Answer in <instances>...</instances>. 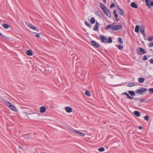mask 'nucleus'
<instances>
[{
    "instance_id": "2eb2a0df",
    "label": "nucleus",
    "mask_w": 153,
    "mask_h": 153,
    "mask_svg": "<svg viewBox=\"0 0 153 153\" xmlns=\"http://www.w3.org/2000/svg\"><path fill=\"white\" fill-rule=\"evenodd\" d=\"M100 6L102 11L105 10L107 9V7L102 3H100Z\"/></svg>"
},
{
    "instance_id": "bb28decb",
    "label": "nucleus",
    "mask_w": 153,
    "mask_h": 153,
    "mask_svg": "<svg viewBox=\"0 0 153 153\" xmlns=\"http://www.w3.org/2000/svg\"><path fill=\"white\" fill-rule=\"evenodd\" d=\"M5 104H6V105L8 106L9 107L10 106V105H11L12 104L11 103H10V102H8V101H6L5 102Z\"/></svg>"
},
{
    "instance_id": "8fccbe9b",
    "label": "nucleus",
    "mask_w": 153,
    "mask_h": 153,
    "mask_svg": "<svg viewBox=\"0 0 153 153\" xmlns=\"http://www.w3.org/2000/svg\"><path fill=\"white\" fill-rule=\"evenodd\" d=\"M140 99L139 98H135V100H140Z\"/></svg>"
},
{
    "instance_id": "ddd939ff",
    "label": "nucleus",
    "mask_w": 153,
    "mask_h": 153,
    "mask_svg": "<svg viewBox=\"0 0 153 153\" xmlns=\"http://www.w3.org/2000/svg\"><path fill=\"white\" fill-rule=\"evenodd\" d=\"M65 110L67 112L70 113L72 112V109L69 107H65Z\"/></svg>"
},
{
    "instance_id": "9d476101",
    "label": "nucleus",
    "mask_w": 153,
    "mask_h": 153,
    "mask_svg": "<svg viewBox=\"0 0 153 153\" xmlns=\"http://www.w3.org/2000/svg\"><path fill=\"white\" fill-rule=\"evenodd\" d=\"M113 144L115 148H117L120 146L121 142L120 141H117L114 142Z\"/></svg>"
},
{
    "instance_id": "f704fd0d",
    "label": "nucleus",
    "mask_w": 153,
    "mask_h": 153,
    "mask_svg": "<svg viewBox=\"0 0 153 153\" xmlns=\"http://www.w3.org/2000/svg\"><path fill=\"white\" fill-rule=\"evenodd\" d=\"M143 61H145L147 59V56L145 55L143 56Z\"/></svg>"
},
{
    "instance_id": "a19ab883",
    "label": "nucleus",
    "mask_w": 153,
    "mask_h": 153,
    "mask_svg": "<svg viewBox=\"0 0 153 153\" xmlns=\"http://www.w3.org/2000/svg\"><path fill=\"white\" fill-rule=\"evenodd\" d=\"M35 36L37 38H39L40 37V35L38 34H37L35 35Z\"/></svg>"
},
{
    "instance_id": "9b49d317",
    "label": "nucleus",
    "mask_w": 153,
    "mask_h": 153,
    "mask_svg": "<svg viewBox=\"0 0 153 153\" xmlns=\"http://www.w3.org/2000/svg\"><path fill=\"white\" fill-rule=\"evenodd\" d=\"M117 9H118V12L119 14L121 16H123L124 13L123 10L118 7H117Z\"/></svg>"
},
{
    "instance_id": "f8f14e48",
    "label": "nucleus",
    "mask_w": 153,
    "mask_h": 153,
    "mask_svg": "<svg viewBox=\"0 0 153 153\" xmlns=\"http://www.w3.org/2000/svg\"><path fill=\"white\" fill-rule=\"evenodd\" d=\"M9 108L10 109L16 112L17 111V109L12 104L9 107Z\"/></svg>"
},
{
    "instance_id": "4be33fe9",
    "label": "nucleus",
    "mask_w": 153,
    "mask_h": 153,
    "mask_svg": "<svg viewBox=\"0 0 153 153\" xmlns=\"http://www.w3.org/2000/svg\"><path fill=\"white\" fill-rule=\"evenodd\" d=\"M140 26L138 25L136 26L135 28V31L136 33H138L139 31Z\"/></svg>"
},
{
    "instance_id": "1a4fd4ad",
    "label": "nucleus",
    "mask_w": 153,
    "mask_h": 153,
    "mask_svg": "<svg viewBox=\"0 0 153 153\" xmlns=\"http://www.w3.org/2000/svg\"><path fill=\"white\" fill-rule=\"evenodd\" d=\"M91 44L96 48H99L100 47L99 44L94 41H91Z\"/></svg>"
},
{
    "instance_id": "f257e3e1",
    "label": "nucleus",
    "mask_w": 153,
    "mask_h": 153,
    "mask_svg": "<svg viewBox=\"0 0 153 153\" xmlns=\"http://www.w3.org/2000/svg\"><path fill=\"white\" fill-rule=\"evenodd\" d=\"M123 28V26L121 25H115V26H111V25H107L105 29L106 30H108L111 29V30L117 31Z\"/></svg>"
},
{
    "instance_id": "6e6d98bb",
    "label": "nucleus",
    "mask_w": 153,
    "mask_h": 153,
    "mask_svg": "<svg viewBox=\"0 0 153 153\" xmlns=\"http://www.w3.org/2000/svg\"><path fill=\"white\" fill-rule=\"evenodd\" d=\"M141 1H144V0H141Z\"/></svg>"
},
{
    "instance_id": "f03ea898",
    "label": "nucleus",
    "mask_w": 153,
    "mask_h": 153,
    "mask_svg": "<svg viewBox=\"0 0 153 153\" xmlns=\"http://www.w3.org/2000/svg\"><path fill=\"white\" fill-rule=\"evenodd\" d=\"M99 37L102 42L111 43L112 42V39L111 37H107V38L106 36L102 35H100Z\"/></svg>"
},
{
    "instance_id": "ea45409f",
    "label": "nucleus",
    "mask_w": 153,
    "mask_h": 153,
    "mask_svg": "<svg viewBox=\"0 0 153 153\" xmlns=\"http://www.w3.org/2000/svg\"><path fill=\"white\" fill-rule=\"evenodd\" d=\"M153 47V42L150 43L149 44V47Z\"/></svg>"
},
{
    "instance_id": "423d86ee",
    "label": "nucleus",
    "mask_w": 153,
    "mask_h": 153,
    "mask_svg": "<svg viewBox=\"0 0 153 153\" xmlns=\"http://www.w3.org/2000/svg\"><path fill=\"white\" fill-rule=\"evenodd\" d=\"M105 14L109 18L111 17V14L110 12L107 9L103 11Z\"/></svg>"
},
{
    "instance_id": "864d4df0",
    "label": "nucleus",
    "mask_w": 153,
    "mask_h": 153,
    "mask_svg": "<svg viewBox=\"0 0 153 153\" xmlns=\"http://www.w3.org/2000/svg\"><path fill=\"white\" fill-rule=\"evenodd\" d=\"M150 51H152V49H150Z\"/></svg>"
},
{
    "instance_id": "49530a36",
    "label": "nucleus",
    "mask_w": 153,
    "mask_h": 153,
    "mask_svg": "<svg viewBox=\"0 0 153 153\" xmlns=\"http://www.w3.org/2000/svg\"><path fill=\"white\" fill-rule=\"evenodd\" d=\"M102 1H103V2L104 3H106V0H102Z\"/></svg>"
},
{
    "instance_id": "6ab92c4d",
    "label": "nucleus",
    "mask_w": 153,
    "mask_h": 153,
    "mask_svg": "<svg viewBox=\"0 0 153 153\" xmlns=\"http://www.w3.org/2000/svg\"><path fill=\"white\" fill-rule=\"evenodd\" d=\"M134 114L137 117H139L140 116V113L137 111H135L134 112Z\"/></svg>"
},
{
    "instance_id": "4468645a",
    "label": "nucleus",
    "mask_w": 153,
    "mask_h": 153,
    "mask_svg": "<svg viewBox=\"0 0 153 153\" xmlns=\"http://www.w3.org/2000/svg\"><path fill=\"white\" fill-rule=\"evenodd\" d=\"M46 111V108L44 106H41L40 108V112L41 113H43L45 112Z\"/></svg>"
},
{
    "instance_id": "58836bf2",
    "label": "nucleus",
    "mask_w": 153,
    "mask_h": 153,
    "mask_svg": "<svg viewBox=\"0 0 153 153\" xmlns=\"http://www.w3.org/2000/svg\"><path fill=\"white\" fill-rule=\"evenodd\" d=\"M115 6V4L114 3H112L110 6V7L111 8H112L113 7H114Z\"/></svg>"
},
{
    "instance_id": "a878e982",
    "label": "nucleus",
    "mask_w": 153,
    "mask_h": 153,
    "mask_svg": "<svg viewBox=\"0 0 153 153\" xmlns=\"http://www.w3.org/2000/svg\"><path fill=\"white\" fill-rule=\"evenodd\" d=\"M85 94L88 97H90L91 96V94L89 91H86L85 92Z\"/></svg>"
},
{
    "instance_id": "c85d7f7f",
    "label": "nucleus",
    "mask_w": 153,
    "mask_h": 153,
    "mask_svg": "<svg viewBox=\"0 0 153 153\" xmlns=\"http://www.w3.org/2000/svg\"><path fill=\"white\" fill-rule=\"evenodd\" d=\"M148 40L149 42H152L153 40V36L149 37L148 38Z\"/></svg>"
},
{
    "instance_id": "2f4dec72",
    "label": "nucleus",
    "mask_w": 153,
    "mask_h": 153,
    "mask_svg": "<svg viewBox=\"0 0 153 153\" xmlns=\"http://www.w3.org/2000/svg\"><path fill=\"white\" fill-rule=\"evenodd\" d=\"M105 149V148H103V147H101V148H99L98 149V151L99 152H103L104 151Z\"/></svg>"
},
{
    "instance_id": "412c9836",
    "label": "nucleus",
    "mask_w": 153,
    "mask_h": 153,
    "mask_svg": "<svg viewBox=\"0 0 153 153\" xmlns=\"http://www.w3.org/2000/svg\"><path fill=\"white\" fill-rule=\"evenodd\" d=\"M138 82L141 83H142L144 81L145 79L143 78L139 77L138 78Z\"/></svg>"
},
{
    "instance_id": "de8ad7c7",
    "label": "nucleus",
    "mask_w": 153,
    "mask_h": 153,
    "mask_svg": "<svg viewBox=\"0 0 153 153\" xmlns=\"http://www.w3.org/2000/svg\"><path fill=\"white\" fill-rule=\"evenodd\" d=\"M0 35L2 37H5V36H4L3 34H2L0 32Z\"/></svg>"
},
{
    "instance_id": "dca6fc26",
    "label": "nucleus",
    "mask_w": 153,
    "mask_h": 153,
    "mask_svg": "<svg viewBox=\"0 0 153 153\" xmlns=\"http://www.w3.org/2000/svg\"><path fill=\"white\" fill-rule=\"evenodd\" d=\"M131 6L134 8H137L138 7L137 5L134 2H132L130 4Z\"/></svg>"
},
{
    "instance_id": "603ef678",
    "label": "nucleus",
    "mask_w": 153,
    "mask_h": 153,
    "mask_svg": "<svg viewBox=\"0 0 153 153\" xmlns=\"http://www.w3.org/2000/svg\"><path fill=\"white\" fill-rule=\"evenodd\" d=\"M19 149H21L22 148V147L21 146H19Z\"/></svg>"
},
{
    "instance_id": "5fc2aeb1",
    "label": "nucleus",
    "mask_w": 153,
    "mask_h": 153,
    "mask_svg": "<svg viewBox=\"0 0 153 153\" xmlns=\"http://www.w3.org/2000/svg\"><path fill=\"white\" fill-rule=\"evenodd\" d=\"M150 55H148V57H150Z\"/></svg>"
},
{
    "instance_id": "72a5a7b5",
    "label": "nucleus",
    "mask_w": 153,
    "mask_h": 153,
    "mask_svg": "<svg viewBox=\"0 0 153 153\" xmlns=\"http://www.w3.org/2000/svg\"><path fill=\"white\" fill-rule=\"evenodd\" d=\"M145 120L147 121H148L149 120V116L148 115H146L144 117Z\"/></svg>"
},
{
    "instance_id": "393cba45",
    "label": "nucleus",
    "mask_w": 153,
    "mask_h": 153,
    "mask_svg": "<svg viewBox=\"0 0 153 153\" xmlns=\"http://www.w3.org/2000/svg\"><path fill=\"white\" fill-rule=\"evenodd\" d=\"M84 23H85V24L86 26H87L90 28L91 27V25H90V24L88 23L86 20H85V21Z\"/></svg>"
},
{
    "instance_id": "c756f323",
    "label": "nucleus",
    "mask_w": 153,
    "mask_h": 153,
    "mask_svg": "<svg viewBox=\"0 0 153 153\" xmlns=\"http://www.w3.org/2000/svg\"><path fill=\"white\" fill-rule=\"evenodd\" d=\"M116 47L120 50H122L123 49V46H121L120 45H118L116 46Z\"/></svg>"
},
{
    "instance_id": "7ed1b4c3",
    "label": "nucleus",
    "mask_w": 153,
    "mask_h": 153,
    "mask_svg": "<svg viewBox=\"0 0 153 153\" xmlns=\"http://www.w3.org/2000/svg\"><path fill=\"white\" fill-rule=\"evenodd\" d=\"M147 91V89L143 87H140V89L136 90L135 92L137 94L142 95L145 93Z\"/></svg>"
},
{
    "instance_id": "c03bdc74",
    "label": "nucleus",
    "mask_w": 153,
    "mask_h": 153,
    "mask_svg": "<svg viewBox=\"0 0 153 153\" xmlns=\"http://www.w3.org/2000/svg\"><path fill=\"white\" fill-rule=\"evenodd\" d=\"M115 23H113L111 24L108 25H111V26H114V25H115Z\"/></svg>"
},
{
    "instance_id": "cd10ccee",
    "label": "nucleus",
    "mask_w": 153,
    "mask_h": 153,
    "mask_svg": "<svg viewBox=\"0 0 153 153\" xmlns=\"http://www.w3.org/2000/svg\"><path fill=\"white\" fill-rule=\"evenodd\" d=\"M95 20L94 18V17H92L91 19L90 22L92 24H94L95 23Z\"/></svg>"
},
{
    "instance_id": "0eeeda50",
    "label": "nucleus",
    "mask_w": 153,
    "mask_h": 153,
    "mask_svg": "<svg viewBox=\"0 0 153 153\" xmlns=\"http://www.w3.org/2000/svg\"><path fill=\"white\" fill-rule=\"evenodd\" d=\"M145 27L143 25H142L140 27V31L141 32L143 36L146 37V35L145 33Z\"/></svg>"
},
{
    "instance_id": "aec40b11",
    "label": "nucleus",
    "mask_w": 153,
    "mask_h": 153,
    "mask_svg": "<svg viewBox=\"0 0 153 153\" xmlns=\"http://www.w3.org/2000/svg\"><path fill=\"white\" fill-rule=\"evenodd\" d=\"M2 26L4 28L8 29L10 27V26L7 24H2Z\"/></svg>"
},
{
    "instance_id": "39448f33",
    "label": "nucleus",
    "mask_w": 153,
    "mask_h": 153,
    "mask_svg": "<svg viewBox=\"0 0 153 153\" xmlns=\"http://www.w3.org/2000/svg\"><path fill=\"white\" fill-rule=\"evenodd\" d=\"M27 25L28 27L32 29L35 30L38 32L39 31V29L36 27L34 26L31 24L28 23L27 24Z\"/></svg>"
},
{
    "instance_id": "20e7f679",
    "label": "nucleus",
    "mask_w": 153,
    "mask_h": 153,
    "mask_svg": "<svg viewBox=\"0 0 153 153\" xmlns=\"http://www.w3.org/2000/svg\"><path fill=\"white\" fill-rule=\"evenodd\" d=\"M138 54L140 55H142L145 54L146 52L143 48L141 47H138L137 49Z\"/></svg>"
},
{
    "instance_id": "a18cd8bd",
    "label": "nucleus",
    "mask_w": 153,
    "mask_h": 153,
    "mask_svg": "<svg viewBox=\"0 0 153 153\" xmlns=\"http://www.w3.org/2000/svg\"><path fill=\"white\" fill-rule=\"evenodd\" d=\"M138 128L139 129H142L143 128V127L142 126H140L138 127Z\"/></svg>"
},
{
    "instance_id": "79ce46f5",
    "label": "nucleus",
    "mask_w": 153,
    "mask_h": 153,
    "mask_svg": "<svg viewBox=\"0 0 153 153\" xmlns=\"http://www.w3.org/2000/svg\"><path fill=\"white\" fill-rule=\"evenodd\" d=\"M128 94L126 92H125L124 93H123L122 94V95H126L127 96L128 95Z\"/></svg>"
},
{
    "instance_id": "a211bd4d",
    "label": "nucleus",
    "mask_w": 153,
    "mask_h": 153,
    "mask_svg": "<svg viewBox=\"0 0 153 153\" xmlns=\"http://www.w3.org/2000/svg\"><path fill=\"white\" fill-rule=\"evenodd\" d=\"M27 54L29 56H32L33 55V53L31 50H29L27 51Z\"/></svg>"
},
{
    "instance_id": "b1692460",
    "label": "nucleus",
    "mask_w": 153,
    "mask_h": 153,
    "mask_svg": "<svg viewBox=\"0 0 153 153\" xmlns=\"http://www.w3.org/2000/svg\"><path fill=\"white\" fill-rule=\"evenodd\" d=\"M117 40L118 42H119L121 44L123 43V41L121 37H119L118 38Z\"/></svg>"
},
{
    "instance_id": "09e8293b",
    "label": "nucleus",
    "mask_w": 153,
    "mask_h": 153,
    "mask_svg": "<svg viewBox=\"0 0 153 153\" xmlns=\"http://www.w3.org/2000/svg\"><path fill=\"white\" fill-rule=\"evenodd\" d=\"M133 99V97H131V96H130L129 98V99H131V100H132Z\"/></svg>"
},
{
    "instance_id": "7c9ffc66",
    "label": "nucleus",
    "mask_w": 153,
    "mask_h": 153,
    "mask_svg": "<svg viewBox=\"0 0 153 153\" xmlns=\"http://www.w3.org/2000/svg\"><path fill=\"white\" fill-rule=\"evenodd\" d=\"M134 85V83L133 82H129L127 85L128 87H132Z\"/></svg>"
},
{
    "instance_id": "37998d69",
    "label": "nucleus",
    "mask_w": 153,
    "mask_h": 153,
    "mask_svg": "<svg viewBox=\"0 0 153 153\" xmlns=\"http://www.w3.org/2000/svg\"><path fill=\"white\" fill-rule=\"evenodd\" d=\"M116 10H115L113 12V13L114 14V15H115V14H117L116 13Z\"/></svg>"
},
{
    "instance_id": "6e6552de",
    "label": "nucleus",
    "mask_w": 153,
    "mask_h": 153,
    "mask_svg": "<svg viewBox=\"0 0 153 153\" xmlns=\"http://www.w3.org/2000/svg\"><path fill=\"white\" fill-rule=\"evenodd\" d=\"M100 24L97 22H96L94 27L93 28V30L94 31H97L99 30V28L100 26Z\"/></svg>"
},
{
    "instance_id": "4c0bfd02",
    "label": "nucleus",
    "mask_w": 153,
    "mask_h": 153,
    "mask_svg": "<svg viewBox=\"0 0 153 153\" xmlns=\"http://www.w3.org/2000/svg\"><path fill=\"white\" fill-rule=\"evenodd\" d=\"M95 13L96 15H97L98 16H100V14L99 12L98 11H96Z\"/></svg>"
},
{
    "instance_id": "5701e85b",
    "label": "nucleus",
    "mask_w": 153,
    "mask_h": 153,
    "mask_svg": "<svg viewBox=\"0 0 153 153\" xmlns=\"http://www.w3.org/2000/svg\"><path fill=\"white\" fill-rule=\"evenodd\" d=\"M128 93L131 96H134L135 95V92L133 91H128Z\"/></svg>"
},
{
    "instance_id": "c9c22d12",
    "label": "nucleus",
    "mask_w": 153,
    "mask_h": 153,
    "mask_svg": "<svg viewBox=\"0 0 153 153\" xmlns=\"http://www.w3.org/2000/svg\"><path fill=\"white\" fill-rule=\"evenodd\" d=\"M114 17L115 18L116 20L117 21H118V14H115L114 15Z\"/></svg>"
},
{
    "instance_id": "3c124183",
    "label": "nucleus",
    "mask_w": 153,
    "mask_h": 153,
    "mask_svg": "<svg viewBox=\"0 0 153 153\" xmlns=\"http://www.w3.org/2000/svg\"><path fill=\"white\" fill-rule=\"evenodd\" d=\"M127 98L128 99H129L130 97V96L128 94V95L127 96Z\"/></svg>"
},
{
    "instance_id": "e433bc0d",
    "label": "nucleus",
    "mask_w": 153,
    "mask_h": 153,
    "mask_svg": "<svg viewBox=\"0 0 153 153\" xmlns=\"http://www.w3.org/2000/svg\"><path fill=\"white\" fill-rule=\"evenodd\" d=\"M149 91L150 93H153V88H149Z\"/></svg>"
},
{
    "instance_id": "473e14b6",
    "label": "nucleus",
    "mask_w": 153,
    "mask_h": 153,
    "mask_svg": "<svg viewBox=\"0 0 153 153\" xmlns=\"http://www.w3.org/2000/svg\"><path fill=\"white\" fill-rule=\"evenodd\" d=\"M140 102H147V101L146 100L144 99H140Z\"/></svg>"
},
{
    "instance_id": "f3484780",
    "label": "nucleus",
    "mask_w": 153,
    "mask_h": 153,
    "mask_svg": "<svg viewBox=\"0 0 153 153\" xmlns=\"http://www.w3.org/2000/svg\"><path fill=\"white\" fill-rule=\"evenodd\" d=\"M74 131L77 135H79L81 136H83L85 135L84 134L81 132H80L76 130H74Z\"/></svg>"
}]
</instances>
